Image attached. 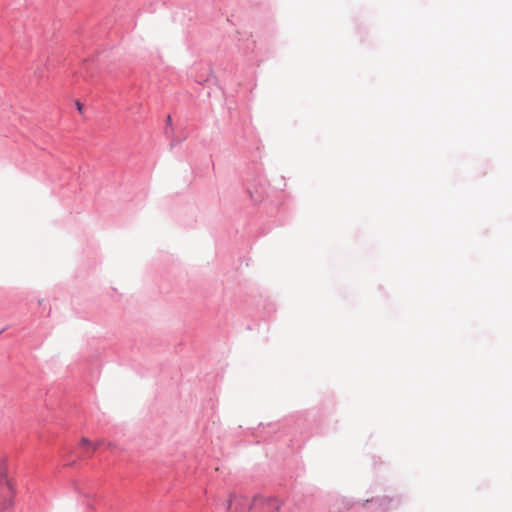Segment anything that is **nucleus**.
I'll return each mask as SVG.
<instances>
[{
    "mask_svg": "<svg viewBox=\"0 0 512 512\" xmlns=\"http://www.w3.org/2000/svg\"><path fill=\"white\" fill-rule=\"evenodd\" d=\"M252 499L246 496L231 494L227 501L228 512H249L252 508Z\"/></svg>",
    "mask_w": 512,
    "mask_h": 512,
    "instance_id": "obj_1",
    "label": "nucleus"
},
{
    "mask_svg": "<svg viewBox=\"0 0 512 512\" xmlns=\"http://www.w3.org/2000/svg\"><path fill=\"white\" fill-rule=\"evenodd\" d=\"M272 512H301V507L294 501L277 503Z\"/></svg>",
    "mask_w": 512,
    "mask_h": 512,
    "instance_id": "obj_2",
    "label": "nucleus"
},
{
    "mask_svg": "<svg viewBox=\"0 0 512 512\" xmlns=\"http://www.w3.org/2000/svg\"><path fill=\"white\" fill-rule=\"evenodd\" d=\"M9 469L6 459H0V482L5 484L9 489H12V483L9 478Z\"/></svg>",
    "mask_w": 512,
    "mask_h": 512,
    "instance_id": "obj_3",
    "label": "nucleus"
},
{
    "mask_svg": "<svg viewBox=\"0 0 512 512\" xmlns=\"http://www.w3.org/2000/svg\"><path fill=\"white\" fill-rule=\"evenodd\" d=\"M80 443H81V445H82V446H85V447H91L93 451L96 449V444H93V443H92L89 439H87V438H82Z\"/></svg>",
    "mask_w": 512,
    "mask_h": 512,
    "instance_id": "obj_4",
    "label": "nucleus"
},
{
    "mask_svg": "<svg viewBox=\"0 0 512 512\" xmlns=\"http://www.w3.org/2000/svg\"><path fill=\"white\" fill-rule=\"evenodd\" d=\"M77 108H78V110H79V111H81V110H82V106H81V104H80V103H77Z\"/></svg>",
    "mask_w": 512,
    "mask_h": 512,
    "instance_id": "obj_5",
    "label": "nucleus"
}]
</instances>
